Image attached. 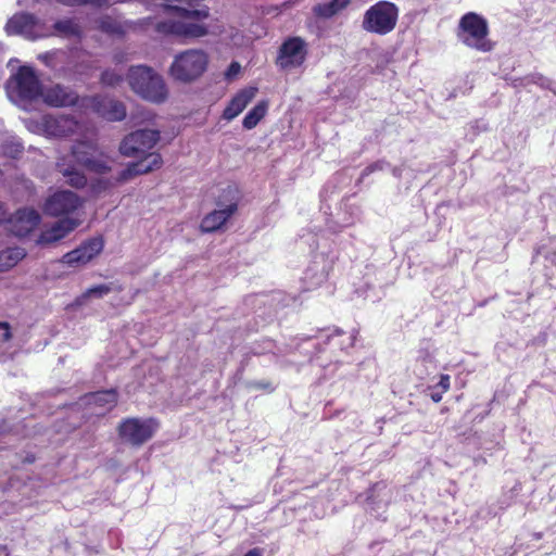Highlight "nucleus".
Segmentation results:
<instances>
[{"label": "nucleus", "instance_id": "nucleus-41", "mask_svg": "<svg viewBox=\"0 0 556 556\" xmlns=\"http://www.w3.org/2000/svg\"><path fill=\"white\" fill-rule=\"evenodd\" d=\"M377 168L381 169L382 167H381L379 164H374V165H371V166H368V167L364 170V175H367V174H369V173L374 172V170H375V169H377Z\"/></svg>", "mask_w": 556, "mask_h": 556}, {"label": "nucleus", "instance_id": "nucleus-31", "mask_svg": "<svg viewBox=\"0 0 556 556\" xmlns=\"http://www.w3.org/2000/svg\"><path fill=\"white\" fill-rule=\"evenodd\" d=\"M98 27L105 33L114 34L117 33L119 26L110 17H102L98 21Z\"/></svg>", "mask_w": 556, "mask_h": 556}, {"label": "nucleus", "instance_id": "nucleus-4", "mask_svg": "<svg viewBox=\"0 0 556 556\" xmlns=\"http://www.w3.org/2000/svg\"><path fill=\"white\" fill-rule=\"evenodd\" d=\"M488 22L473 12L465 14L459 21V39L468 47L482 52L493 49V43L488 39Z\"/></svg>", "mask_w": 556, "mask_h": 556}, {"label": "nucleus", "instance_id": "nucleus-22", "mask_svg": "<svg viewBox=\"0 0 556 556\" xmlns=\"http://www.w3.org/2000/svg\"><path fill=\"white\" fill-rule=\"evenodd\" d=\"M123 288L115 282L102 283L87 289L84 293L76 298L75 304L85 305L90 299H102L111 292H121Z\"/></svg>", "mask_w": 556, "mask_h": 556}, {"label": "nucleus", "instance_id": "nucleus-1", "mask_svg": "<svg viewBox=\"0 0 556 556\" xmlns=\"http://www.w3.org/2000/svg\"><path fill=\"white\" fill-rule=\"evenodd\" d=\"M8 67L11 70L5 81L8 98L20 108L29 110L35 103V68L21 65L17 59H10Z\"/></svg>", "mask_w": 556, "mask_h": 556}, {"label": "nucleus", "instance_id": "nucleus-32", "mask_svg": "<svg viewBox=\"0 0 556 556\" xmlns=\"http://www.w3.org/2000/svg\"><path fill=\"white\" fill-rule=\"evenodd\" d=\"M114 184L110 179H98L94 184H92V192L99 194L110 188H112Z\"/></svg>", "mask_w": 556, "mask_h": 556}, {"label": "nucleus", "instance_id": "nucleus-42", "mask_svg": "<svg viewBox=\"0 0 556 556\" xmlns=\"http://www.w3.org/2000/svg\"><path fill=\"white\" fill-rule=\"evenodd\" d=\"M244 556H262V553L258 548H253L249 551Z\"/></svg>", "mask_w": 556, "mask_h": 556}, {"label": "nucleus", "instance_id": "nucleus-34", "mask_svg": "<svg viewBox=\"0 0 556 556\" xmlns=\"http://www.w3.org/2000/svg\"><path fill=\"white\" fill-rule=\"evenodd\" d=\"M11 329L8 323L0 321V343H4L11 339Z\"/></svg>", "mask_w": 556, "mask_h": 556}, {"label": "nucleus", "instance_id": "nucleus-19", "mask_svg": "<svg viewBox=\"0 0 556 556\" xmlns=\"http://www.w3.org/2000/svg\"><path fill=\"white\" fill-rule=\"evenodd\" d=\"M237 211V204H229L223 210H216L207 214L201 222L203 232H213L218 230L227 219Z\"/></svg>", "mask_w": 556, "mask_h": 556}, {"label": "nucleus", "instance_id": "nucleus-11", "mask_svg": "<svg viewBox=\"0 0 556 556\" xmlns=\"http://www.w3.org/2000/svg\"><path fill=\"white\" fill-rule=\"evenodd\" d=\"M86 101L87 103L85 105L87 108L92 109L97 114L108 121L118 122L126 117V106L121 101L103 96H94L86 99Z\"/></svg>", "mask_w": 556, "mask_h": 556}, {"label": "nucleus", "instance_id": "nucleus-5", "mask_svg": "<svg viewBox=\"0 0 556 556\" xmlns=\"http://www.w3.org/2000/svg\"><path fill=\"white\" fill-rule=\"evenodd\" d=\"M399 9L389 1H379L371 5L364 14L362 27L368 33L387 35L397 23Z\"/></svg>", "mask_w": 556, "mask_h": 556}, {"label": "nucleus", "instance_id": "nucleus-12", "mask_svg": "<svg viewBox=\"0 0 556 556\" xmlns=\"http://www.w3.org/2000/svg\"><path fill=\"white\" fill-rule=\"evenodd\" d=\"M81 205L76 193L62 190L50 195L45 203V212L52 216L65 215L74 212Z\"/></svg>", "mask_w": 556, "mask_h": 556}, {"label": "nucleus", "instance_id": "nucleus-37", "mask_svg": "<svg viewBox=\"0 0 556 556\" xmlns=\"http://www.w3.org/2000/svg\"><path fill=\"white\" fill-rule=\"evenodd\" d=\"M9 218V215L4 208V205L2 202H0V225L5 224Z\"/></svg>", "mask_w": 556, "mask_h": 556}, {"label": "nucleus", "instance_id": "nucleus-8", "mask_svg": "<svg viewBox=\"0 0 556 556\" xmlns=\"http://www.w3.org/2000/svg\"><path fill=\"white\" fill-rule=\"evenodd\" d=\"M159 140L160 132L157 130L140 129L124 138L119 151L128 157L138 156L151 150Z\"/></svg>", "mask_w": 556, "mask_h": 556}, {"label": "nucleus", "instance_id": "nucleus-10", "mask_svg": "<svg viewBox=\"0 0 556 556\" xmlns=\"http://www.w3.org/2000/svg\"><path fill=\"white\" fill-rule=\"evenodd\" d=\"M103 247L104 241L101 237L88 239L73 251L65 253L62 262L71 267L85 266L102 252Z\"/></svg>", "mask_w": 556, "mask_h": 556}, {"label": "nucleus", "instance_id": "nucleus-16", "mask_svg": "<svg viewBox=\"0 0 556 556\" xmlns=\"http://www.w3.org/2000/svg\"><path fill=\"white\" fill-rule=\"evenodd\" d=\"M163 161L159 153H149L144 159L130 163L127 168L121 172L117 177L118 182H125L138 175L148 174L160 168Z\"/></svg>", "mask_w": 556, "mask_h": 556}, {"label": "nucleus", "instance_id": "nucleus-30", "mask_svg": "<svg viewBox=\"0 0 556 556\" xmlns=\"http://www.w3.org/2000/svg\"><path fill=\"white\" fill-rule=\"evenodd\" d=\"M102 85L108 87H116L123 81V76L115 71L105 70L100 77Z\"/></svg>", "mask_w": 556, "mask_h": 556}, {"label": "nucleus", "instance_id": "nucleus-40", "mask_svg": "<svg viewBox=\"0 0 556 556\" xmlns=\"http://www.w3.org/2000/svg\"><path fill=\"white\" fill-rule=\"evenodd\" d=\"M251 387H253L255 389H266V388H269L270 384L269 383H262V382H253V383H251Z\"/></svg>", "mask_w": 556, "mask_h": 556}, {"label": "nucleus", "instance_id": "nucleus-9", "mask_svg": "<svg viewBox=\"0 0 556 556\" xmlns=\"http://www.w3.org/2000/svg\"><path fill=\"white\" fill-rule=\"evenodd\" d=\"M306 54V42L300 37H292L280 46L276 64L283 70L294 68L303 64Z\"/></svg>", "mask_w": 556, "mask_h": 556}, {"label": "nucleus", "instance_id": "nucleus-26", "mask_svg": "<svg viewBox=\"0 0 556 556\" xmlns=\"http://www.w3.org/2000/svg\"><path fill=\"white\" fill-rule=\"evenodd\" d=\"M60 173L66 178V184L74 188H83L87 184L86 176L72 166L59 165Z\"/></svg>", "mask_w": 556, "mask_h": 556}, {"label": "nucleus", "instance_id": "nucleus-21", "mask_svg": "<svg viewBox=\"0 0 556 556\" xmlns=\"http://www.w3.org/2000/svg\"><path fill=\"white\" fill-rule=\"evenodd\" d=\"M86 400L88 404L99 407L101 410L97 412V414L102 415L115 407L117 404V393L113 389L99 391L87 395Z\"/></svg>", "mask_w": 556, "mask_h": 556}, {"label": "nucleus", "instance_id": "nucleus-28", "mask_svg": "<svg viewBox=\"0 0 556 556\" xmlns=\"http://www.w3.org/2000/svg\"><path fill=\"white\" fill-rule=\"evenodd\" d=\"M267 104L265 102L255 105L243 118V127L247 129L254 128L258 122L265 116Z\"/></svg>", "mask_w": 556, "mask_h": 556}, {"label": "nucleus", "instance_id": "nucleus-15", "mask_svg": "<svg viewBox=\"0 0 556 556\" xmlns=\"http://www.w3.org/2000/svg\"><path fill=\"white\" fill-rule=\"evenodd\" d=\"M7 229L16 237H25L35 229V208H20L9 215Z\"/></svg>", "mask_w": 556, "mask_h": 556}, {"label": "nucleus", "instance_id": "nucleus-29", "mask_svg": "<svg viewBox=\"0 0 556 556\" xmlns=\"http://www.w3.org/2000/svg\"><path fill=\"white\" fill-rule=\"evenodd\" d=\"M2 151L5 156L20 159L24 152V147L17 141H8L2 146Z\"/></svg>", "mask_w": 556, "mask_h": 556}, {"label": "nucleus", "instance_id": "nucleus-18", "mask_svg": "<svg viewBox=\"0 0 556 556\" xmlns=\"http://www.w3.org/2000/svg\"><path fill=\"white\" fill-rule=\"evenodd\" d=\"M42 131L50 137H63L74 132L77 123L66 115H47L42 118Z\"/></svg>", "mask_w": 556, "mask_h": 556}, {"label": "nucleus", "instance_id": "nucleus-35", "mask_svg": "<svg viewBox=\"0 0 556 556\" xmlns=\"http://www.w3.org/2000/svg\"><path fill=\"white\" fill-rule=\"evenodd\" d=\"M240 70H241L240 64H239V63H237V62H232V63L229 65V67H228V70H227V72H226V77H227L228 79H230V78L235 77V76L240 72Z\"/></svg>", "mask_w": 556, "mask_h": 556}, {"label": "nucleus", "instance_id": "nucleus-17", "mask_svg": "<svg viewBox=\"0 0 556 556\" xmlns=\"http://www.w3.org/2000/svg\"><path fill=\"white\" fill-rule=\"evenodd\" d=\"M5 33L9 36H23L26 39H35V15L29 13H16L5 24Z\"/></svg>", "mask_w": 556, "mask_h": 556}, {"label": "nucleus", "instance_id": "nucleus-36", "mask_svg": "<svg viewBox=\"0 0 556 556\" xmlns=\"http://www.w3.org/2000/svg\"><path fill=\"white\" fill-rule=\"evenodd\" d=\"M438 387L442 389V392H446L450 389V376L441 375Z\"/></svg>", "mask_w": 556, "mask_h": 556}, {"label": "nucleus", "instance_id": "nucleus-39", "mask_svg": "<svg viewBox=\"0 0 556 556\" xmlns=\"http://www.w3.org/2000/svg\"><path fill=\"white\" fill-rule=\"evenodd\" d=\"M442 391L441 392H433L430 394V397L433 402L439 403L442 400Z\"/></svg>", "mask_w": 556, "mask_h": 556}, {"label": "nucleus", "instance_id": "nucleus-25", "mask_svg": "<svg viewBox=\"0 0 556 556\" xmlns=\"http://www.w3.org/2000/svg\"><path fill=\"white\" fill-rule=\"evenodd\" d=\"M351 0H331L315 7L314 12L321 17L328 18L343 10Z\"/></svg>", "mask_w": 556, "mask_h": 556}, {"label": "nucleus", "instance_id": "nucleus-38", "mask_svg": "<svg viewBox=\"0 0 556 556\" xmlns=\"http://www.w3.org/2000/svg\"><path fill=\"white\" fill-rule=\"evenodd\" d=\"M35 460V456L31 453H28L25 457L22 458V465L31 464Z\"/></svg>", "mask_w": 556, "mask_h": 556}, {"label": "nucleus", "instance_id": "nucleus-24", "mask_svg": "<svg viewBox=\"0 0 556 556\" xmlns=\"http://www.w3.org/2000/svg\"><path fill=\"white\" fill-rule=\"evenodd\" d=\"M25 250L22 248H8L0 252V273L7 271L14 267L21 260L25 257Z\"/></svg>", "mask_w": 556, "mask_h": 556}, {"label": "nucleus", "instance_id": "nucleus-14", "mask_svg": "<svg viewBox=\"0 0 556 556\" xmlns=\"http://www.w3.org/2000/svg\"><path fill=\"white\" fill-rule=\"evenodd\" d=\"M80 224L81 222L77 218L66 217L60 219L40 232V236L37 238V245H52L65 238Z\"/></svg>", "mask_w": 556, "mask_h": 556}, {"label": "nucleus", "instance_id": "nucleus-20", "mask_svg": "<svg viewBox=\"0 0 556 556\" xmlns=\"http://www.w3.org/2000/svg\"><path fill=\"white\" fill-rule=\"evenodd\" d=\"M257 92L256 88L250 87L241 90L224 111V117L228 121L238 116L251 102Z\"/></svg>", "mask_w": 556, "mask_h": 556}, {"label": "nucleus", "instance_id": "nucleus-23", "mask_svg": "<svg viewBox=\"0 0 556 556\" xmlns=\"http://www.w3.org/2000/svg\"><path fill=\"white\" fill-rule=\"evenodd\" d=\"M170 31L177 35L193 38L202 37L207 33L206 27L204 25L191 21L174 23L170 26Z\"/></svg>", "mask_w": 556, "mask_h": 556}, {"label": "nucleus", "instance_id": "nucleus-6", "mask_svg": "<svg viewBox=\"0 0 556 556\" xmlns=\"http://www.w3.org/2000/svg\"><path fill=\"white\" fill-rule=\"evenodd\" d=\"M157 426L152 418H127L119 425L118 433L123 441L134 446H140L153 437Z\"/></svg>", "mask_w": 556, "mask_h": 556}, {"label": "nucleus", "instance_id": "nucleus-33", "mask_svg": "<svg viewBox=\"0 0 556 556\" xmlns=\"http://www.w3.org/2000/svg\"><path fill=\"white\" fill-rule=\"evenodd\" d=\"M184 11V14L186 15L187 18L191 20V18H194V20H203V18H206L208 16V12L207 10H193V11H189V10H182Z\"/></svg>", "mask_w": 556, "mask_h": 556}, {"label": "nucleus", "instance_id": "nucleus-3", "mask_svg": "<svg viewBox=\"0 0 556 556\" xmlns=\"http://www.w3.org/2000/svg\"><path fill=\"white\" fill-rule=\"evenodd\" d=\"M208 64L207 54L199 49L177 54L169 67L172 77L181 83H191L202 76Z\"/></svg>", "mask_w": 556, "mask_h": 556}, {"label": "nucleus", "instance_id": "nucleus-27", "mask_svg": "<svg viewBox=\"0 0 556 556\" xmlns=\"http://www.w3.org/2000/svg\"><path fill=\"white\" fill-rule=\"evenodd\" d=\"M54 28L59 35L66 38L80 37L81 27L75 20H62L54 24Z\"/></svg>", "mask_w": 556, "mask_h": 556}, {"label": "nucleus", "instance_id": "nucleus-13", "mask_svg": "<svg viewBox=\"0 0 556 556\" xmlns=\"http://www.w3.org/2000/svg\"><path fill=\"white\" fill-rule=\"evenodd\" d=\"M37 97H41L51 106H68L74 105L78 101V94L66 87L61 85L46 87L41 86L38 81Z\"/></svg>", "mask_w": 556, "mask_h": 556}, {"label": "nucleus", "instance_id": "nucleus-2", "mask_svg": "<svg viewBox=\"0 0 556 556\" xmlns=\"http://www.w3.org/2000/svg\"><path fill=\"white\" fill-rule=\"evenodd\" d=\"M131 90L143 100L162 103L167 99L168 90L163 77L151 67L131 66L127 74Z\"/></svg>", "mask_w": 556, "mask_h": 556}, {"label": "nucleus", "instance_id": "nucleus-43", "mask_svg": "<svg viewBox=\"0 0 556 556\" xmlns=\"http://www.w3.org/2000/svg\"><path fill=\"white\" fill-rule=\"evenodd\" d=\"M0 556H10V552L8 546L0 545Z\"/></svg>", "mask_w": 556, "mask_h": 556}, {"label": "nucleus", "instance_id": "nucleus-7", "mask_svg": "<svg viewBox=\"0 0 556 556\" xmlns=\"http://www.w3.org/2000/svg\"><path fill=\"white\" fill-rule=\"evenodd\" d=\"M72 157L87 169L104 174L111 169L109 161L99 152L92 142H77L72 148Z\"/></svg>", "mask_w": 556, "mask_h": 556}]
</instances>
